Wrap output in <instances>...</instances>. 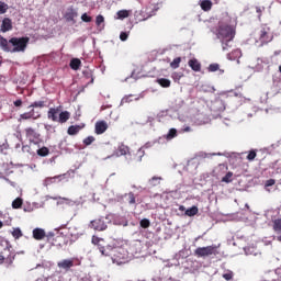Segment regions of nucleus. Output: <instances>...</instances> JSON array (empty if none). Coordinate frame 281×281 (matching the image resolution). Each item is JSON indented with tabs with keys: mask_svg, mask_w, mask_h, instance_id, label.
<instances>
[{
	"mask_svg": "<svg viewBox=\"0 0 281 281\" xmlns=\"http://www.w3.org/2000/svg\"><path fill=\"white\" fill-rule=\"evenodd\" d=\"M30 43V37H12L9 40L0 35V47L3 52H8L11 54L23 53L27 49V45Z\"/></svg>",
	"mask_w": 281,
	"mask_h": 281,
	"instance_id": "nucleus-1",
	"label": "nucleus"
},
{
	"mask_svg": "<svg viewBox=\"0 0 281 281\" xmlns=\"http://www.w3.org/2000/svg\"><path fill=\"white\" fill-rule=\"evenodd\" d=\"M216 36L222 43L223 52H227V49L232 47L229 43H232L236 36V29L229 24H220L216 31Z\"/></svg>",
	"mask_w": 281,
	"mask_h": 281,
	"instance_id": "nucleus-2",
	"label": "nucleus"
},
{
	"mask_svg": "<svg viewBox=\"0 0 281 281\" xmlns=\"http://www.w3.org/2000/svg\"><path fill=\"white\" fill-rule=\"evenodd\" d=\"M258 41L260 43V47L262 45H269L271 41H273V32H271V27L267 24H262L258 31Z\"/></svg>",
	"mask_w": 281,
	"mask_h": 281,
	"instance_id": "nucleus-3",
	"label": "nucleus"
},
{
	"mask_svg": "<svg viewBox=\"0 0 281 281\" xmlns=\"http://www.w3.org/2000/svg\"><path fill=\"white\" fill-rule=\"evenodd\" d=\"M216 249H218V246H216V245H211V246H206V247H198L194 250V256H196V258H207L210 256H216V254H217Z\"/></svg>",
	"mask_w": 281,
	"mask_h": 281,
	"instance_id": "nucleus-4",
	"label": "nucleus"
},
{
	"mask_svg": "<svg viewBox=\"0 0 281 281\" xmlns=\"http://www.w3.org/2000/svg\"><path fill=\"white\" fill-rule=\"evenodd\" d=\"M24 134L30 144H34L35 146L41 144V134L33 127H26Z\"/></svg>",
	"mask_w": 281,
	"mask_h": 281,
	"instance_id": "nucleus-5",
	"label": "nucleus"
},
{
	"mask_svg": "<svg viewBox=\"0 0 281 281\" xmlns=\"http://www.w3.org/2000/svg\"><path fill=\"white\" fill-rule=\"evenodd\" d=\"M109 223V218L108 217H98L93 221L90 222V227L92 229H95V232H104V229H106Z\"/></svg>",
	"mask_w": 281,
	"mask_h": 281,
	"instance_id": "nucleus-6",
	"label": "nucleus"
},
{
	"mask_svg": "<svg viewBox=\"0 0 281 281\" xmlns=\"http://www.w3.org/2000/svg\"><path fill=\"white\" fill-rule=\"evenodd\" d=\"M64 19H66L68 23H76V19H78V10L74 7H69L64 14Z\"/></svg>",
	"mask_w": 281,
	"mask_h": 281,
	"instance_id": "nucleus-7",
	"label": "nucleus"
},
{
	"mask_svg": "<svg viewBox=\"0 0 281 281\" xmlns=\"http://www.w3.org/2000/svg\"><path fill=\"white\" fill-rule=\"evenodd\" d=\"M109 128V124H106V121H99L94 125V133L97 135H103V133H106Z\"/></svg>",
	"mask_w": 281,
	"mask_h": 281,
	"instance_id": "nucleus-8",
	"label": "nucleus"
},
{
	"mask_svg": "<svg viewBox=\"0 0 281 281\" xmlns=\"http://www.w3.org/2000/svg\"><path fill=\"white\" fill-rule=\"evenodd\" d=\"M40 117H41V113L34 111V109H32L30 112H24L20 114V121L21 120H38Z\"/></svg>",
	"mask_w": 281,
	"mask_h": 281,
	"instance_id": "nucleus-9",
	"label": "nucleus"
},
{
	"mask_svg": "<svg viewBox=\"0 0 281 281\" xmlns=\"http://www.w3.org/2000/svg\"><path fill=\"white\" fill-rule=\"evenodd\" d=\"M57 267L59 269H64V271H69L74 267V259H64L57 262Z\"/></svg>",
	"mask_w": 281,
	"mask_h": 281,
	"instance_id": "nucleus-10",
	"label": "nucleus"
},
{
	"mask_svg": "<svg viewBox=\"0 0 281 281\" xmlns=\"http://www.w3.org/2000/svg\"><path fill=\"white\" fill-rule=\"evenodd\" d=\"M58 113H60V106L50 108L47 112L48 120H52V122H58Z\"/></svg>",
	"mask_w": 281,
	"mask_h": 281,
	"instance_id": "nucleus-11",
	"label": "nucleus"
},
{
	"mask_svg": "<svg viewBox=\"0 0 281 281\" xmlns=\"http://www.w3.org/2000/svg\"><path fill=\"white\" fill-rule=\"evenodd\" d=\"M1 32L5 33V32H10V30H12V20L10 18H4L2 20V24H1Z\"/></svg>",
	"mask_w": 281,
	"mask_h": 281,
	"instance_id": "nucleus-12",
	"label": "nucleus"
},
{
	"mask_svg": "<svg viewBox=\"0 0 281 281\" xmlns=\"http://www.w3.org/2000/svg\"><path fill=\"white\" fill-rule=\"evenodd\" d=\"M114 249H115V245H106V246L100 247L99 251L102 256H111Z\"/></svg>",
	"mask_w": 281,
	"mask_h": 281,
	"instance_id": "nucleus-13",
	"label": "nucleus"
},
{
	"mask_svg": "<svg viewBox=\"0 0 281 281\" xmlns=\"http://www.w3.org/2000/svg\"><path fill=\"white\" fill-rule=\"evenodd\" d=\"M69 117H71V113H69V111H63L59 113L57 122L59 124H65L69 120Z\"/></svg>",
	"mask_w": 281,
	"mask_h": 281,
	"instance_id": "nucleus-14",
	"label": "nucleus"
},
{
	"mask_svg": "<svg viewBox=\"0 0 281 281\" xmlns=\"http://www.w3.org/2000/svg\"><path fill=\"white\" fill-rule=\"evenodd\" d=\"M33 238L35 240H43V238H45V229H43V228H34L33 229Z\"/></svg>",
	"mask_w": 281,
	"mask_h": 281,
	"instance_id": "nucleus-15",
	"label": "nucleus"
},
{
	"mask_svg": "<svg viewBox=\"0 0 281 281\" xmlns=\"http://www.w3.org/2000/svg\"><path fill=\"white\" fill-rule=\"evenodd\" d=\"M189 67L193 70V71H201V63H199V59L193 58L190 59L188 61Z\"/></svg>",
	"mask_w": 281,
	"mask_h": 281,
	"instance_id": "nucleus-16",
	"label": "nucleus"
},
{
	"mask_svg": "<svg viewBox=\"0 0 281 281\" xmlns=\"http://www.w3.org/2000/svg\"><path fill=\"white\" fill-rule=\"evenodd\" d=\"M243 56V52L240 49H234L227 55L228 60H238Z\"/></svg>",
	"mask_w": 281,
	"mask_h": 281,
	"instance_id": "nucleus-17",
	"label": "nucleus"
},
{
	"mask_svg": "<svg viewBox=\"0 0 281 281\" xmlns=\"http://www.w3.org/2000/svg\"><path fill=\"white\" fill-rule=\"evenodd\" d=\"M212 5L213 3L211 2V0H202L200 2V8L201 10H203V12H210V10H212Z\"/></svg>",
	"mask_w": 281,
	"mask_h": 281,
	"instance_id": "nucleus-18",
	"label": "nucleus"
},
{
	"mask_svg": "<svg viewBox=\"0 0 281 281\" xmlns=\"http://www.w3.org/2000/svg\"><path fill=\"white\" fill-rule=\"evenodd\" d=\"M124 155H128V146L122 144L116 150V157H123Z\"/></svg>",
	"mask_w": 281,
	"mask_h": 281,
	"instance_id": "nucleus-19",
	"label": "nucleus"
},
{
	"mask_svg": "<svg viewBox=\"0 0 281 281\" xmlns=\"http://www.w3.org/2000/svg\"><path fill=\"white\" fill-rule=\"evenodd\" d=\"M82 65V61L78 58H74L70 60V69H74V71H78Z\"/></svg>",
	"mask_w": 281,
	"mask_h": 281,
	"instance_id": "nucleus-20",
	"label": "nucleus"
},
{
	"mask_svg": "<svg viewBox=\"0 0 281 281\" xmlns=\"http://www.w3.org/2000/svg\"><path fill=\"white\" fill-rule=\"evenodd\" d=\"M272 229L274 234H281V218L272 221Z\"/></svg>",
	"mask_w": 281,
	"mask_h": 281,
	"instance_id": "nucleus-21",
	"label": "nucleus"
},
{
	"mask_svg": "<svg viewBox=\"0 0 281 281\" xmlns=\"http://www.w3.org/2000/svg\"><path fill=\"white\" fill-rule=\"evenodd\" d=\"M82 130V127L80 125H71L68 127V135H78V133H80V131Z\"/></svg>",
	"mask_w": 281,
	"mask_h": 281,
	"instance_id": "nucleus-22",
	"label": "nucleus"
},
{
	"mask_svg": "<svg viewBox=\"0 0 281 281\" xmlns=\"http://www.w3.org/2000/svg\"><path fill=\"white\" fill-rule=\"evenodd\" d=\"M125 196L127 199L128 205H135V203H137V199L135 198V193L128 192V193L125 194Z\"/></svg>",
	"mask_w": 281,
	"mask_h": 281,
	"instance_id": "nucleus-23",
	"label": "nucleus"
},
{
	"mask_svg": "<svg viewBox=\"0 0 281 281\" xmlns=\"http://www.w3.org/2000/svg\"><path fill=\"white\" fill-rule=\"evenodd\" d=\"M199 214V207L192 206L186 211V216H196Z\"/></svg>",
	"mask_w": 281,
	"mask_h": 281,
	"instance_id": "nucleus-24",
	"label": "nucleus"
},
{
	"mask_svg": "<svg viewBox=\"0 0 281 281\" xmlns=\"http://www.w3.org/2000/svg\"><path fill=\"white\" fill-rule=\"evenodd\" d=\"M91 241H92V245L98 246V249L100 251V247H103L102 243H104V239H102V238H100L98 236H92V240Z\"/></svg>",
	"mask_w": 281,
	"mask_h": 281,
	"instance_id": "nucleus-25",
	"label": "nucleus"
},
{
	"mask_svg": "<svg viewBox=\"0 0 281 281\" xmlns=\"http://www.w3.org/2000/svg\"><path fill=\"white\" fill-rule=\"evenodd\" d=\"M23 206V199L21 198H16L13 202H12V207L13 210H20V207Z\"/></svg>",
	"mask_w": 281,
	"mask_h": 281,
	"instance_id": "nucleus-26",
	"label": "nucleus"
},
{
	"mask_svg": "<svg viewBox=\"0 0 281 281\" xmlns=\"http://www.w3.org/2000/svg\"><path fill=\"white\" fill-rule=\"evenodd\" d=\"M11 234H12L13 238H15V240H19V238H22V236H23V232L19 227L13 228V232Z\"/></svg>",
	"mask_w": 281,
	"mask_h": 281,
	"instance_id": "nucleus-27",
	"label": "nucleus"
},
{
	"mask_svg": "<svg viewBox=\"0 0 281 281\" xmlns=\"http://www.w3.org/2000/svg\"><path fill=\"white\" fill-rule=\"evenodd\" d=\"M158 85H160V87H164L165 89H168V87H170L171 82L169 79L160 78V79H158Z\"/></svg>",
	"mask_w": 281,
	"mask_h": 281,
	"instance_id": "nucleus-28",
	"label": "nucleus"
},
{
	"mask_svg": "<svg viewBox=\"0 0 281 281\" xmlns=\"http://www.w3.org/2000/svg\"><path fill=\"white\" fill-rule=\"evenodd\" d=\"M45 101H35L29 108L30 109H44Z\"/></svg>",
	"mask_w": 281,
	"mask_h": 281,
	"instance_id": "nucleus-29",
	"label": "nucleus"
},
{
	"mask_svg": "<svg viewBox=\"0 0 281 281\" xmlns=\"http://www.w3.org/2000/svg\"><path fill=\"white\" fill-rule=\"evenodd\" d=\"M37 155H38V157H47V155H49V148L42 147V148L37 149Z\"/></svg>",
	"mask_w": 281,
	"mask_h": 281,
	"instance_id": "nucleus-30",
	"label": "nucleus"
},
{
	"mask_svg": "<svg viewBox=\"0 0 281 281\" xmlns=\"http://www.w3.org/2000/svg\"><path fill=\"white\" fill-rule=\"evenodd\" d=\"M179 65H181V57H177L170 63L171 69H179Z\"/></svg>",
	"mask_w": 281,
	"mask_h": 281,
	"instance_id": "nucleus-31",
	"label": "nucleus"
},
{
	"mask_svg": "<svg viewBox=\"0 0 281 281\" xmlns=\"http://www.w3.org/2000/svg\"><path fill=\"white\" fill-rule=\"evenodd\" d=\"M177 137V130L176 128H170L168 134L165 136L166 139H175Z\"/></svg>",
	"mask_w": 281,
	"mask_h": 281,
	"instance_id": "nucleus-32",
	"label": "nucleus"
},
{
	"mask_svg": "<svg viewBox=\"0 0 281 281\" xmlns=\"http://www.w3.org/2000/svg\"><path fill=\"white\" fill-rule=\"evenodd\" d=\"M232 177H234V173L232 171H228L225 177L222 178V181L224 183H232Z\"/></svg>",
	"mask_w": 281,
	"mask_h": 281,
	"instance_id": "nucleus-33",
	"label": "nucleus"
},
{
	"mask_svg": "<svg viewBox=\"0 0 281 281\" xmlns=\"http://www.w3.org/2000/svg\"><path fill=\"white\" fill-rule=\"evenodd\" d=\"M117 19H128V11L127 10H120L116 13Z\"/></svg>",
	"mask_w": 281,
	"mask_h": 281,
	"instance_id": "nucleus-34",
	"label": "nucleus"
},
{
	"mask_svg": "<svg viewBox=\"0 0 281 281\" xmlns=\"http://www.w3.org/2000/svg\"><path fill=\"white\" fill-rule=\"evenodd\" d=\"M150 186L155 187V186H159L161 183V177H153L149 180Z\"/></svg>",
	"mask_w": 281,
	"mask_h": 281,
	"instance_id": "nucleus-35",
	"label": "nucleus"
},
{
	"mask_svg": "<svg viewBox=\"0 0 281 281\" xmlns=\"http://www.w3.org/2000/svg\"><path fill=\"white\" fill-rule=\"evenodd\" d=\"M140 227H143V229H148V227H150V220L148 218H143L139 223Z\"/></svg>",
	"mask_w": 281,
	"mask_h": 281,
	"instance_id": "nucleus-36",
	"label": "nucleus"
},
{
	"mask_svg": "<svg viewBox=\"0 0 281 281\" xmlns=\"http://www.w3.org/2000/svg\"><path fill=\"white\" fill-rule=\"evenodd\" d=\"M83 76H86V78H90V82L89 85H93V72H91V70H83Z\"/></svg>",
	"mask_w": 281,
	"mask_h": 281,
	"instance_id": "nucleus-37",
	"label": "nucleus"
},
{
	"mask_svg": "<svg viewBox=\"0 0 281 281\" xmlns=\"http://www.w3.org/2000/svg\"><path fill=\"white\" fill-rule=\"evenodd\" d=\"M222 278H224V280L229 281L234 279V272L232 270H227L226 273H224L222 276Z\"/></svg>",
	"mask_w": 281,
	"mask_h": 281,
	"instance_id": "nucleus-38",
	"label": "nucleus"
},
{
	"mask_svg": "<svg viewBox=\"0 0 281 281\" xmlns=\"http://www.w3.org/2000/svg\"><path fill=\"white\" fill-rule=\"evenodd\" d=\"M93 142H95V137H93V136H88V137H86V138L83 139L85 146H91V144H92Z\"/></svg>",
	"mask_w": 281,
	"mask_h": 281,
	"instance_id": "nucleus-39",
	"label": "nucleus"
},
{
	"mask_svg": "<svg viewBox=\"0 0 281 281\" xmlns=\"http://www.w3.org/2000/svg\"><path fill=\"white\" fill-rule=\"evenodd\" d=\"M8 12V3L0 1V14H5Z\"/></svg>",
	"mask_w": 281,
	"mask_h": 281,
	"instance_id": "nucleus-40",
	"label": "nucleus"
},
{
	"mask_svg": "<svg viewBox=\"0 0 281 281\" xmlns=\"http://www.w3.org/2000/svg\"><path fill=\"white\" fill-rule=\"evenodd\" d=\"M256 157H257V153H256V150H250L249 153H248V155H247V159H248V161H254V159H256Z\"/></svg>",
	"mask_w": 281,
	"mask_h": 281,
	"instance_id": "nucleus-41",
	"label": "nucleus"
},
{
	"mask_svg": "<svg viewBox=\"0 0 281 281\" xmlns=\"http://www.w3.org/2000/svg\"><path fill=\"white\" fill-rule=\"evenodd\" d=\"M81 21H83V23H91V21H93V19L90 15H88L87 13H83L81 15Z\"/></svg>",
	"mask_w": 281,
	"mask_h": 281,
	"instance_id": "nucleus-42",
	"label": "nucleus"
},
{
	"mask_svg": "<svg viewBox=\"0 0 281 281\" xmlns=\"http://www.w3.org/2000/svg\"><path fill=\"white\" fill-rule=\"evenodd\" d=\"M220 69H221V66L218 64H211L209 66V71H212V72L218 71Z\"/></svg>",
	"mask_w": 281,
	"mask_h": 281,
	"instance_id": "nucleus-43",
	"label": "nucleus"
},
{
	"mask_svg": "<svg viewBox=\"0 0 281 281\" xmlns=\"http://www.w3.org/2000/svg\"><path fill=\"white\" fill-rule=\"evenodd\" d=\"M104 22V16L103 15H97L95 19V25L100 26Z\"/></svg>",
	"mask_w": 281,
	"mask_h": 281,
	"instance_id": "nucleus-44",
	"label": "nucleus"
},
{
	"mask_svg": "<svg viewBox=\"0 0 281 281\" xmlns=\"http://www.w3.org/2000/svg\"><path fill=\"white\" fill-rule=\"evenodd\" d=\"M271 186H276L274 179H269L266 181V184H265L266 188H271Z\"/></svg>",
	"mask_w": 281,
	"mask_h": 281,
	"instance_id": "nucleus-45",
	"label": "nucleus"
},
{
	"mask_svg": "<svg viewBox=\"0 0 281 281\" xmlns=\"http://www.w3.org/2000/svg\"><path fill=\"white\" fill-rule=\"evenodd\" d=\"M120 40H121V41H127V40H128V33H126V32H121V34H120Z\"/></svg>",
	"mask_w": 281,
	"mask_h": 281,
	"instance_id": "nucleus-46",
	"label": "nucleus"
},
{
	"mask_svg": "<svg viewBox=\"0 0 281 281\" xmlns=\"http://www.w3.org/2000/svg\"><path fill=\"white\" fill-rule=\"evenodd\" d=\"M14 106H23V101L21 99H18L13 102Z\"/></svg>",
	"mask_w": 281,
	"mask_h": 281,
	"instance_id": "nucleus-47",
	"label": "nucleus"
},
{
	"mask_svg": "<svg viewBox=\"0 0 281 281\" xmlns=\"http://www.w3.org/2000/svg\"><path fill=\"white\" fill-rule=\"evenodd\" d=\"M192 131L191 126H186L182 128V133H190Z\"/></svg>",
	"mask_w": 281,
	"mask_h": 281,
	"instance_id": "nucleus-48",
	"label": "nucleus"
},
{
	"mask_svg": "<svg viewBox=\"0 0 281 281\" xmlns=\"http://www.w3.org/2000/svg\"><path fill=\"white\" fill-rule=\"evenodd\" d=\"M256 12H257V14H259V16L262 15V9L260 7L256 8Z\"/></svg>",
	"mask_w": 281,
	"mask_h": 281,
	"instance_id": "nucleus-49",
	"label": "nucleus"
},
{
	"mask_svg": "<svg viewBox=\"0 0 281 281\" xmlns=\"http://www.w3.org/2000/svg\"><path fill=\"white\" fill-rule=\"evenodd\" d=\"M3 262H5V257H3V255H0V265H3Z\"/></svg>",
	"mask_w": 281,
	"mask_h": 281,
	"instance_id": "nucleus-50",
	"label": "nucleus"
},
{
	"mask_svg": "<svg viewBox=\"0 0 281 281\" xmlns=\"http://www.w3.org/2000/svg\"><path fill=\"white\" fill-rule=\"evenodd\" d=\"M179 211H180V212H186V211H187V210H186V206L180 205V206H179Z\"/></svg>",
	"mask_w": 281,
	"mask_h": 281,
	"instance_id": "nucleus-51",
	"label": "nucleus"
},
{
	"mask_svg": "<svg viewBox=\"0 0 281 281\" xmlns=\"http://www.w3.org/2000/svg\"><path fill=\"white\" fill-rule=\"evenodd\" d=\"M277 240L281 243V234L277 237Z\"/></svg>",
	"mask_w": 281,
	"mask_h": 281,
	"instance_id": "nucleus-52",
	"label": "nucleus"
},
{
	"mask_svg": "<svg viewBox=\"0 0 281 281\" xmlns=\"http://www.w3.org/2000/svg\"><path fill=\"white\" fill-rule=\"evenodd\" d=\"M3 227V222L0 221V229Z\"/></svg>",
	"mask_w": 281,
	"mask_h": 281,
	"instance_id": "nucleus-53",
	"label": "nucleus"
},
{
	"mask_svg": "<svg viewBox=\"0 0 281 281\" xmlns=\"http://www.w3.org/2000/svg\"><path fill=\"white\" fill-rule=\"evenodd\" d=\"M25 148H27V146H22V149L25 150Z\"/></svg>",
	"mask_w": 281,
	"mask_h": 281,
	"instance_id": "nucleus-54",
	"label": "nucleus"
},
{
	"mask_svg": "<svg viewBox=\"0 0 281 281\" xmlns=\"http://www.w3.org/2000/svg\"><path fill=\"white\" fill-rule=\"evenodd\" d=\"M63 200H64V201H69V199H67V198H63Z\"/></svg>",
	"mask_w": 281,
	"mask_h": 281,
	"instance_id": "nucleus-55",
	"label": "nucleus"
},
{
	"mask_svg": "<svg viewBox=\"0 0 281 281\" xmlns=\"http://www.w3.org/2000/svg\"><path fill=\"white\" fill-rule=\"evenodd\" d=\"M0 66H1V61H0Z\"/></svg>",
	"mask_w": 281,
	"mask_h": 281,
	"instance_id": "nucleus-56",
	"label": "nucleus"
}]
</instances>
